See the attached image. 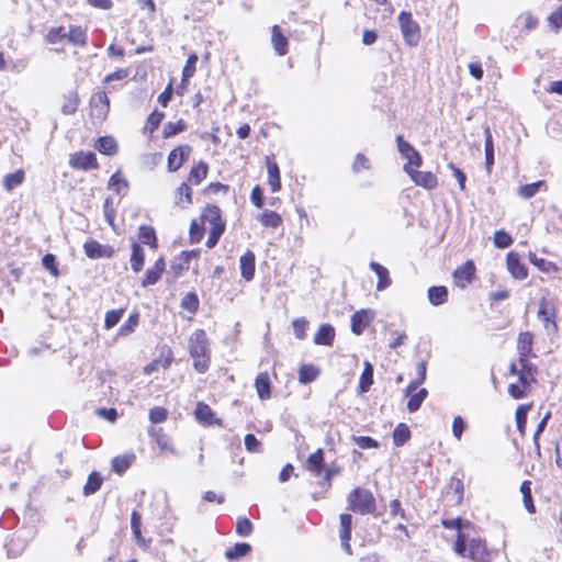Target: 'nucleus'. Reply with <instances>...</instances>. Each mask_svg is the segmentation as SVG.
<instances>
[{"instance_id": "1", "label": "nucleus", "mask_w": 562, "mask_h": 562, "mask_svg": "<svg viewBox=\"0 0 562 562\" xmlns=\"http://www.w3.org/2000/svg\"><path fill=\"white\" fill-rule=\"evenodd\" d=\"M453 551L462 557L472 560L473 562H491L492 552L486 546V542L481 538H469L464 532L457 533Z\"/></svg>"}, {"instance_id": "2", "label": "nucleus", "mask_w": 562, "mask_h": 562, "mask_svg": "<svg viewBox=\"0 0 562 562\" xmlns=\"http://www.w3.org/2000/svg\"><path fill=\"white\" fill-rule=\"evenodd\" d=\"M189 353L193 359V368L204 373L211 363V350L207 336L203 329H195L189 338Z\"/></svg>"}, {"instance_id": "3", "label": "nucleus", "mask_w": 562, "mask_h": 562, "mask_svg": "<svg viewBox=\"0 0 562 562\" xmlns=\"http://www.w3.org/2000/svg\"><path fill=\"white\" fill-rule=\"evenodd\" d=\"M202 223L209 227V237L206 247L213 248L225 229V224L221 218V210L216 205H209L202 213Z\"/></svg>"}, {"instance_id": "4", "label": "nucleus", "mask_w": 562, "mask_h": 562, "mask_svg": "<svg viewBox=\"0 0 562 562\" xmlns=\"http://www.w3.org/2000/svg\"><path fill=\"white\" fill-rule=\"evenodd\" d=\"M348 505L353 513L372 514L375 510V498L369 490L357 487L349 494Z\"/></svg>"}, {"instance_id": "5", "label": "nucleus", "mask_w": 562, "mask_h": 562, "mask_svg": "<svg viewBox=\"0 0 562 562\" xmlns=\"http://www.w3.org/2000/svg\"><path fill=\"white\" fill-rule=\"evenodd\" d=\"M398 23L405 43L409 46L416 45L419 41L420 32L418 24L412 18V13L406 11L401 12Z\"/></svg>"}, {"instance_id": "6", "label": "nucleus", "mask_w": 562, "mask_h": 562, "mask_svg": "<svg viewBox=\"0 0 562 562\" xmlns=\"http://www.w3.org/2000/svg\"><path fill=\"white\" fill-rule=\"evenodd\" d=\"M396 145L402 158L406 159V164L403 167L405 172L422 166L423 159L420 154L408 142L404 140L403 136H396Z\"/></svg>"}, {"instance_id": "7", "label": "nucleus", "mask_w": 562, "mask_h": 562, "mask_svg": "<svg viewBox=\"0 0 562 562\" xmlns=\"http://www.w3.org/2000/svg\"><path fill=\"white\" fill-rule=\"evenodd\" d=\"M192 148L189 145H180L172 149L167 159L168 171H177L190 157Z\"/></svg>"}, {"instance_id": "8", "label": "nucleus", "mask_w": 562, "mask_h": 562, "mask_svg": "<svg viewBox=\"0 0 562 562\" xmlns=\"http://www.w3.org/2000/svg\"><path fill=\"white\" fill-rule=\"evenodd\" d=\"M538 318L543 322L547 330L555 331L558 326L555 323V307L546 299L539 302Z\"/></svg>"}, {"instance_id": "9", "label": "nucleus", "mask_w": 562, "mask_h": 562, "mask_svg": "<svg viewBox=\"0 0 562 562\" xmlns=\"http://www.w3.org/2000/svg\"><path fill=\"white\" fill-rule=\"evenodd\" d=\"M406 173L411 177L416 186L427 190H432L438 186L436 175L430 171H418L417 168H412Z\"/></svg>"}, {"instance_id": "10", "label": "nucleus", "mask_w": 562, "mask_h": 562, "mask_svg": "<svg viewBox=\"0 0 562 562\" xmlns=\"http://www.w3.org/2000/svg\"><path fill=\"white\" fill-rule=\"evenodd\" d=\"M92 115L104 119L110 110V100L104 91L94 93L90 99Z\"/></svg>"}, {"instance_id": "11", "label": "nucleus", "mask_w": 562, "mask_h": 562, "mask_svg": "<svg viewBox=\"0 0 562 562\" xmlns=\"http://www.w3.org/2000/svg\"><path fill=\"white\" fill-rule=\"evenodd\" d=\"M374 318V312L371 310H360L351 316V331L356 335H361L364 328Z\"/></svg>"}, {"instance_id": "12", "label": "nucleus", "mask_w": 562, "mask_h": 562, "mask_svg": "<svg viewBox=\"0 0 562 562\" xmlns=\"http://www.w3.org/2000/svg\"><path fill=\"white\" fill-rule=\"evenodd\" d=\"M69 164L72 168L81 170H89L98 167L97 157L93 153H76L70 157Z\"/></svg>"}, {"instance_id": "13", "label": "nucleus", "mask_w": 562, "mask_h": 562, "mask_svg": "<svg viewBox=\"0 0 562 562\" xmlns=\"http://www.w3.org/2000/svg\"><path fill=\"white\" fill-rule=\"evenodd\" d=\"M506 265L508 272L518 280H524L528 276V270L520 261V257L516 252H508L506 256Z\"/></svg>"}, {"instance_id": "14", "label": "nucleus", "mask_w": 562, "mask_h": 562, "mask_svg": "<svg viewBox=\"0 0 562 562\" xmlns=\"http://www.w3.org/2000/svg\"><path fill=\"white\" fill-rule=\"evenodd\" d=\"M474 271L475 267L470 260L458 267L453 272V280L456 285L461 289L465 288L470 283Z\"/></svg>"}, {"instance_id": "15", "label": "nucleus", "mask_w": 562, "mask_h": 562, "mask_svg": "<svg viewBox=\"0 0 562 562\" xmlns=\"http://www.w3.org/2000/svg\"><path fill=\"white\" fill-rule=\"evenodd\" d=\"M83 249L91 259L110 258L113 255V249L110 246H103L97 240L86 241Z\"/></svg>"}, {"instance_id": "16", "label": "nucleus", "mask_w": 562, "mask_h": 562, "mask_svg": "<svg viewBox=\"0 0 562 562\" xmlns=\"http://www.w3.org/2000/svg\"><path fill=\"white\" fill-rule=\"evenodd\" d=\"M339 518H340L339 537H340V541H341V547L348 554H351V547H350L349 541L351 538L352 517L350 514H341Z\"/></svg>"}, {"instance_id": "17", "label": "nucleus", "mask_w": 562, "mask_h": 562, "mask_svg": "<svg viewBox=\"0 0 562 562\" xmlns=\"http://www.w3.org/2000/svg\"><path fill=\"white\" fill-rule=\"evenodd\" d=\"M520 369H519V382L524 386H529L530 383L535 380V374L537 372L536 367L529 361V357L519 356L518 359Z\"/></svg>"}, {"instance_id": "18", "label": "nucleus", "mask_w": 562, "mask_h": 562, "mask_svg": "<svg viewBox=\"0 0 562 562\" xmlns=\"http://www.w3.org/2000/svg\"><path fill=\"white\" fill-rule=\"evenodd\" d=\"M166 262L162 257L158 258L153 267L146 270L145 277L142 281L144 288L156 284L165 270Z\"/></svg>"}, {"instance_id": "19", "label": "nucleus", "mask_w": 562, "mask_h": 562, "mask_svg": "<svg viewBox=\"0 0 562 562\" xmlns=\"http://www.w3.org/2000/svg\"><path fill=\"white\" fill-rule=\"evenodd\" d=\"M194 415H195L196 420L203 425H206V426H210L213 424L221 425V420L216 419L214 417V413H213L212 408L203 402H199L196 404Z\"/></svg>"}, {"instance_id": "20", "label": "nucleus", "mask_w": 562, "mask_h": 562, "mask_svg": "<svg viewBox=\"0 0 562 562\" xmlns=\"http://www.w3.org/2000/svg\"><path fill=\"white\" fill-rule=\"evenodd\" d=\"M370 269L376 274L378 277V283H376V290L378 291H384L392 284V280L390 278L389 270L380 265L379 262L371 261L369 263Z\"/></svg>"}, {"instance_id": "21", "label": "nucleus", "mask_w": 562, "mask_h": 562, "mask_svg": "<svg viewBox=\"0 0 562 562\" xmlns=\"http://www.w3.org/2000/svg\"><path fill=\"white\" fill-rule=\"evenodd\" d=\"M241 277L246 281H250L255 276V254L247 250L239 259Z\"/></svg>"}, {"instance_id": "22", "label": "nucleus", "mask_w": 562, "mask_h": 562, "mask_svg": "<svg viewBox=\"0 0 562 562\" xmlns=\"http://www.w3.org/2000/svg\"><path fill=\"white\" fill-rule=\"evenodd\" d=\"M271 43L276 53L283 56L288 53L289 42L288 38L282 34L279 25H273L271 31Z\"/></svg>"}, {"instance_id": "23", "label": "nucleus", "mask_w": 562, "mask_h": 562, "mask_svg": "<svg viewBox=\"0 0 562 562\" xmlns=\"http://www.w3.org/2000/svg\"><path fill=\"white\" fill-rule=\"evenodd\" d=\"M270 378L267 372H261L257 375L255 387L260 400H268L271 396Z\"/></svg>"}, {"instance_id": "24", "label": "nucleus", "mask_w": 562, "mask_h": 562, "mask_svg": "<svg viewBox=\"0 0 562 562\" xmlns=\"http://www.w3.org/2000/svg\"><path fill=\"white\" fill-rule=\"evenodd\" d=\"M335 338V329L329 324H323L314 336L316 345L330 346Z\"/></svg>"}, {"instance_id": "25", "label": "nucleus", "mask_w": 562, "mask_h": 562, "mask_svg": "<svg viewBox=\"0 0 562 562\" xmlns=\"http://www.w3.org/2000/svg\"><path fill=\"white\" fill-rule=\"evenodd\" d=\"M533 335L530 331H524L517 338V351L519 356L529 357L532 353Z\"/></svg>"}, {"instance_id": "26", "label": "nucleus", "mask_w": 562, "mask_h": 562, "mask_svg": "<svg viewBox=\"0 0 562 562\" xmlns=\"http://www.w3.org/2000/svg\"><path fill=\"white\" fill-rule=\"evenodd\" d=\"M428 300L434 306H439L447 302L448 290L443 285L430 286L427 291Z\"/></svg>"}, {"instance_id": "27", "label": "nucleus", "mask_w": 562, "mask_h": 562, "mask_svg": "<svg viewBox=\"0 0 562 562\" xmlns=\"http://www.w3.org/2000/svg\"><path fill=\"white\" fill-rule=\"evenodd\" d=\"M66 38L70 44L83 47L87 44V32L81 26L72 25L67 32Z\"/></svg>"}, {"instance_id": "28", "label": "nucleus", "mask_w": 562, "mask_h": 562, "mask_svg": "<svg viewBox=\"0 0 562 562\" xmlns=\"http://www.w3.org/2000/svg\"><path fill=\"white\" fill-rule=\"evenodd\" d=\"M267 170H268V182L271 187L272 192H277L281 188L280 181V171L279 167L274 161L267 160Z\"/></svg>"}, {"instance_id": "29", "label": "nucleus", "mask_w": 562, "mask_h": 562, "mask_svg": "<svg viewBox=\"0 0 562 562\" xmlns=\"http://www.w3.org/2000/svg\"><path fill=\"white\" fill-rule=\"evenodd\" d=\"M79 102L80 100L77 91H69L67 94L64 95L61 112L65 115L74 114L78 109Z\"/></svg>"}, {"instance_id": "30", "label": "nucleus", "mask_w": 562, "mask_h": 562, "mask_svg": "<svg viewBox=\"0 0 562 562\" xmlns=\"http://www.w3.org/2000/svg\"><path fill=\"white\" fill-rule=\"evenodd\" d=\"M145 252L136 243L132 245L131 268L134 272H139L144 267Z\"/></svg>"}, {"instance_id": "31", "label": "nucleus", "mask_w": 562, "mask_h": 562, "mask_svg": "<svg viewBox=\"0 0 562 562\" xmlns=\"http://www.w3.org/2000/svg\"><path fill=\"white\" fill-rule=\"evenodd\" d=\"M373 383V367L369 361L364 362L363 371L359 380V392L366 393Z\"/></svg>"}, {"instance_id": "32", "label": "nucleus", "mask_w": 562, "mask_h": 562, "mask_svg": "<svg viewBox=\"0 0 562 562\" xmlns=\"http://www.w3.org/2000/svg\"><path fill=\"white\" fill-rule=\"evenodd\" d=\"M319 375V369L313 364H303L299 370V381L302 384L313 382Z\"/></svg>"}, {"instance_id": "33", "label": "nucleus", "mask_w": 562, "mask_h": 562, "mask_svg": "<svg viewBox=\"0 0 562 562\" xmlns=\"http://www.w3.org/2000/svg\"><path fill=\"white\" fill-rule=\"evenodd\" d=\"M207 175V165L203 161H200L195 166H193L189 173V182L193 184H200L202 180L206 178Z\"/></svg>"}, {"instance_id": "34", "label": "nucleus", "mask_w": 562, "mask_h": 562, "mask_svg": "<svg viewBox=\"0 0 562 562\" xmlns=\"http://www.w3.org/2000/svg\"><path fill=\"white\" fill-rule=\"evenodd\" d=\"M485 135V165L486 169L490 172L491 168L494 164V145L492 139V134L490 131V127H485L484 130Z\"/></svg>"}, {"instance_id": "35", "label": "nucleus", "mask_w": 562, "mask_h": 562, "mask_svg": "<svg viewBox=\"0 0 562 562\" xmlns=\"http://www.w3.org/2000/svg\"><path fill=\"white\" fill-rule=\"evenodd\" d=\"M95 147L105 155H114L117 151V144L111 136L100 137Z\"/></svg>"}, {"instance_id": "36", "label": "nucleus", "mask_w": 562, "mask_h": 562, "mask_svg": "<svg viewBox=\"0 0 562 562\" xmlns=\"http://www.w3.org/2000/svg\"><path fill=\"white\" fill-rule=\"evenodd\" d=\"M324 464V452L322 449H318L316 452L312 453L307 461L306 467L310 471L315 472L316 474H321Z\"/></svg>"}, {"instance_id": "37", "label": "nucleus", "mask_w": 562, "mask_h": 562, "mask_svg": "<svg viewBox=\"0 0 562 562\" xmlns=\"http://www.w3.org/2000/svg\"><path fill=\"white\" fill-rule=\"evenodd\" d=\"M426 379V363L420 361L417 363V372L416 379L413 380L405 390V395H409L415 392L419 384H422Z\"/></svg>"}, {"instance_id": "38", "label": "nucleus", "mask_w": 562, "mask_h": 562, "mask_svg": "<svg viewBox=\"0 0 562 562\" xmlns=\"http://www.w3.org/2000/svg\"><path fill=\"white\" fill-rule=\"evenodd\" d=\"M427 394L428 392L426 389H420L418 392H413L409 395H407L409 397L407 403V409L411 413L418 411L422 403L427 397Z\"/></svg>"}, {"instance_id": "39", "label": "nucleus", "mask_w": 562, "mask_h": 562, "mask_svg": "<svg viewBox=\"0 0 562 562\" xmlns=\"http://www.w3.org/2000/svg\"><path fill=\"white\" fill-rule=\"evenodd\" d=\"M546 183L544 181H536L532 183L524 184L518 188V194L522 199H530L535 196L541 188H544Z\"/></svg>"}, {"instance_id": "40", "label": "nucleus", "mask_w": 562, "mask_h": 562, "mask_svg": "<svg viewBox=\"0 0 562 562\" xmlns=\"http://www.w3.org/2000/svg\"><path fill=\"white\" fill-rule=\"evenodd\" d=\"M102 477L98 472H92L83 486V494L86 496L92 495L98 492L102 485Z\"/></svg>"}, {"instance_id": "41", "label": "nucleus", "mask_w": 562, "mask_h": 562, "mask_svg": "<svg viewBox=\"0 0 562 562\" xmlns=\"http://www.w3.org/2000/svg\"><path fill=\"white\" fill-rule=\"evenodd\" d=\"M251 550V546L246 542L236 543L225 552V557L229 560L240 559L247 555Z\"/></svg>"}, {"instance_id": "42", "label": "nucleus", "mask_w": 562, "mask_h": 562, "mask_svg": "<svg viewBox=\"0 0 562 562\" xmlns=\"http://www.w3.org/2000/svg\"><path fill=\"white\" fill-rule=\"evenodd\" d=\"M259 221L263 226L271 228H277L282 223L281 216L277 212L269 210H266L263 213H261Z\"/></svg>"}, {"instance_id": "43", "label": "nucleus", "mask_w": 562, "mask_h": 562, "mask_svg": "<svg viewBox=\"0 0 562 562\" xmlns=\"http://www.w3.org/2000/svg\"><path fill=\"white\" fill-rule=\"evenodd\" d=\"M191 194V188L188 186V183L183 182L177 190L176 203L181 207H186L192 203Z\"/></svg>"}, {"instance_id": "44", "label": "nucleus", "mask_w": 562, "mask_h": 562, "mask_svg": "<svg viewBox=\"0 0 562 562\" xmlns=\"http://www.w3.org/2000/svg\"><path fill=\"white\" fill-rule=\"evenodd\" d=\"M411 438L409 428L405 424H398L393 431L394 445L401 447Z\"/></svg>"}, {"instance_id": "45", "label": "nucleus", "mask_w": 562, "mask_h": 562, "mask_svg": "<svg viewBox=\"0 0 562 562\" xmlns=\"http://www.w3.org/2000/svg\"><path fill=\"white\" fill-rule=\"evenodd\" d=\"M139 240L151 248L157 247L156 234L151 226L143 225L139 227Z\"/></svg>"}, {"instance_id": "46", "label": "nucleus", "mask_w": 562, "mask_h": 562, "mask_svg": "<svg viewBox=\"0 0 562 562\" xmlns=\"http://www.w3.org/2000/svg\"><path fill=\"white\" fill-rule=\"evenodd\" d=\"M530 409V405H519L515 413L517 429L521 436L525 435L526 425H527V414Z\"/></svg>"}, {"instance_id": "47", "label": "nucleus", "mask_w": 562, "mask_h": 562, "mask_svg": "<svg viewBox=\"0 0 562 562\" xmlns=\"http://www.w3.org/2000/svg\"><path fill=\"white\" fill-rule=\"evenodd\" d=\"M128 187V182L126 179H124L122 176H121V172L120 171H116L115 173H113L108 182V188L110 190H113L115 191L116 193H121L122 190H126Z\"/></svg>"}, {"instance_id": "48", "label": "nucleus", "mask_w": 562, "mask_h": 562, "mask_svg": "<svg viewBox=\"0 0 562 562\" xmlns=\"http://www.w3.org/2000/svg\"><path fill=\"white\" fill-rule=\"evenodd\" d=\"M520 492L522 494V499H524V504H525V508L529 512V513H535V505H533V502H532V496H531V483L530 481H524L520 485Z\"/></svg>"}, {"instance_id": "49", "label": "nucleus", "mask_w": 562, "mask_h": 562, "mask_svg": "<svg viewBox=\"0 0 562 562\" xmlns=\"http://www.w3.org/2000/svg\"><path fill=\"white\" fill-rule=\"evenodd\" d=\"M24 180L23 170H16L15 172L9 173L4 177L3 186L5 190L11 191L15 187L20 186Z\"/></svg>"}, {"instance_id": "50", "label": "nucleus", "mask_w": 562, "mask_h": 562, "mask_svg": "<svg viewBox=\"0 0 562 562\" xmlns=\"http://www.w3.org/2000/svg\"><path fill=\"white\" fill-rule=\"evenodd\" d=\"M140 525H142V517L136 510H134L131 516V528H132L133 535H134L137 543L144 544V538L140 532Z\"/></svg>"}, {"instance_id": "51", "label": "nucleus", "mask_w": 562, "mask_h": 562, "mask_svg": "<svg viewBox=\"0 0 562 562\" xmlns=\"http://www.w3.org/2000/svg\"><path fill=\"white\" fill-rule=\"evenodd\" d=\"M196 54H190L182 70V82H187L195 72Z\"/></svg>"}, {"instance_id": "52", "label": "nucleus", "mask_w": 562, "mask_h": 562, "mask_svg": "<svg viewBox=\"0 0 562 562\" xmlns=\"http://www.w3.org/2000/svg\"><path fill=\"white\" fill-rule=\"evenodd\" d=\"M551 417V413L548 412L543 417L542 419L540 420V423L538 424L537 426V429L533 434V443H535V449H536V453L538 457H540L541 452H540V443H539V437L541 435V432L544 430V428L547 427V424H548V420L550 419Z\"/></svg>"}, {"instance_id": "53", "label": "nucleus", "mask_w": 562, "mask_h": 562, "mask_svg": "<svg viewBox=\"0 0 562 562\" xmlns=\"http://www.w3.org/2000/svg\"><path fill=\"white\" fill-rule=\"evenodd\" d=\"M513 244L512 236L505 231H496L494 234V245L497 248L504 249Z\"/></svg>"}, {"instance_id": "54", "label": "nucleus", "mask_w": 562, "mask_h": 562, "mask_svg": "<svg viewBox=\"0 0 562 562\" xmlns=\"http://www.w3.org/2000/svg\"><path fill=\"white\" fill-rule=\"evenodd\" d=\"M292 327H293L294 336L297 339L302 340L306 337V329L308 327V322L304 317L295 318L292 322Z\"/></svg>"}, {"instance_id": "55", "label": "nucleus", "mask_w": 562, "mask_h": 562, "mask_svg": "<svg viewBox=\"0 0 562 562\" xmlns=\"http://www.w3.org/2000/svg\"><path fill=\"white\" fill-rule=\"evenodd\" d=\"M130 465L131 457L127 456H119L112 460V468L119 474L124 473L130 468Z\"/></svg>"}, {"instance_id": "56", "label": "nucleus", "mask_w": 562, "mask_h": 562, "mask_svg": "<svg viewBox=\"0 0 562 562\" xmlns=\"http://www.w3.org/2000/svg\"><path fill=\"white\" fill-rule=\"evenodd\" d=\"M184 130H186V124L182 120H180L176 123L169 122L164 128V137L169 138L171 136H175V135L181 133Z\"/></svg>"}, {"instance_id": "57", "label": "nucleus", "mask_w": 562, "mask_h": 562, "mask_svg": "<svg viewBox=\"0 0 562 562\" xmlns=\"http://www.w3.org/2000/svg\"><path fill=\"white\" fill-rule=\"evenodd\" d=\"M67 32L65 27H53L47 32L46 41L50 44H56L60 42L61 40L66 38Z\"/></svg>"}, {"instance_id": "58", "label": "nucleus", "mask_w": 562, "mask_h": 562, "mask_svg": "<svg viewBox=\"0 0 562 562\" xmlns=\"http://www.w3.org/2000/svg\"><path fill=\"white\" fill-rule=\"evenodd\" d=\"M122 315H123V310H112V311H109L105 314L104 327L106 329H110V328L114 327L120 322Z\"/></svg>"}, {"instance_id": "59", "label": "nucleus", "mask_w": 562, "mask_h": 562, "mask_svg": "<svg viewBox=\"0 0 562 562\" xmlns=\"http://www.w3.org/2000/svg\"><path fill=\"white\" fill-rule=\"evenodd\" d=\"M168 411L164 407L156 406L149 411V420L153 424H159L167 419Z\"/></svg>"}, {"instance_id": "60", "label": "nucleus", "mask_w": 562, "mask_h": 562, "mask_svg": "<svg viewBox=\"0 0 562 562\" xmlns=\"http://www.w3.org/2000/svg\"><path fill=\"white\" fill-rule=\"evenodd\" d=\"M517 23L521 24L526 30H532L538 24V19L531 13L525 12L517 18Z\"/></svg>"}, {"instance_id": "61", "label": "nucleus", "mask_w": 562, "mask_h": 562, "mask_svg": "<svg viewBox=\"0 0 562 562\" xmlns=\"http://www.w3.org/2000/svg\"><path fill=\"white\" fill-rule=\"evenodd\" d=\"M138 324V315L132 314L128 319L120 327V335L126 336L135 330Z\"/></svg>"}, {"instance_id": "62", "label": "nucleus", "mask_w": 562, "mask_h": 562, "mask_svg": "<svg viewBox=\"0 0 562 562\" xmlns=\"http://www.w3.org/2000/svg\"><path fill=\"white\" fill-rule=\"evenodd\" d=\"M252 531V524L248 518H239L236 524V532L241 537H247Z\"/></svg>"}, {"instance_id": "63", "label": "nucleus", "mask_w": 562, "mask_h": 562, "mask_svg": "<svg viewBox=\"0 0 562 562\" xmlns=\"http://www.w3.org/2000/svg\"><path fill=\"white\" fill-rule=\"evenodd\" d=\"M181 306L189 312L194 313L199 307V300L194 293H188L181 302Z\"/></svg>"}, {"instance_id": "64", "label": "nucleus", "mask_w": 562, "mask_h": 562, "mask_svg": "<svg viewBox=\"0 0 562 562\" xmlns=\"http://www.w3.org/2000/svg\"><path fill=\"white\" fill-rule=\"evenodd\" d=\"M43 267L47 269L54 277L59 274L56 257L52 254H46L42 259Z\"/></svg>"}]
</instances>
